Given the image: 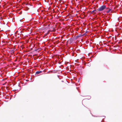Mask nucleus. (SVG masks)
I'll return each instance as SVG.
<instances>
[{"mask_svg": "<svg viewBox=\"0 0 122 122\" xmlns=\"http://www.w3.org/2000/svg\"><path fill=\"white\" fill-rule=\"evenodd\" d=\"M106 8V6L105 5H103L102 6L97 9V13L98 12L102 11Z\"/></svg>", "mask_w": 122, "mask_h": 122, "instance_id": "nucleus-1", "label": "nucleus"}, {"mask_svg": "<svg viewBox=\"0 0 122 122\" xmlns=\"http://www.w3.org/2000/svg\"><path fill=\"white\" fill-rule=\"evenodd\" d=\"M97 9H95L92 11H90V13L91 14H93L94 13L95 14H96V12H97Z\"/></svg>", "mask_w": 122, "mask_h": 122, "instance_id": "nucleus-2", "label": "nucleus"}, {"mask_svg": "<svg viewBox=\"0 0 122 122\" xmlns=\"http://www.w3.org/2000/svg\"><path fill=\"white\" fill-rule=\"evenodd\" d=\"M69 43L71 44L73 42V39H70L69 40Z\"/></svg>", "mask_w": 122, "mask_h": 122, "instance_id": "nucleus-3", "label": "nucleus"}, {"mask_svg": "<svg viewBox=\"0 0 122 122\" xmlns=\"http://www.w3.org/2000/svg\"><path fill=\"white\" fill-rule=\"evenodd\" d=\"M14 51L15 50H11L10 51V52L11 53H14Z\"/></svg>", "mask_w": 122, "mask_h": 122, "instance_id": "nucleus-4", "label": "nucleus"}, {"mask_svg": "<svg viewBox=\"0 0 122 122\" xmlns=\"http://www.w3.org/2000/svg\"><path fill=\"white\" fill-rule=\"evenodd\" d=\"M41 72V71H37L36 72V74H38Z\"/></svg>", "mask_w": 122, "mask_h": 122, "instance_id": "nucleus-5", "label": "nucleus"}, {"mask_svg": "<svg viewBox=\"0 0 122 122\" xmlns=\"http://www.w3.org/2000/svg\"><path fill=\"white\" fill-rule=\"evenodd\" d=\"M111 10V9H109V10L108 11H107V13H109V12Z\"/></svg>", "mask_w": 122, "mask_h": 122, "instance_id": "nucleus-6", "label": "nucleus"}, {"mask_svg": "<svg viewBox=\"0 0 122 122\" xmlns=\"http://www.w3.org/2000/svg\"><path fill=\"white\" fill-rule=\"evenodd\" d=\"M1 17H0V20H1Z\"/></svg>", "mask_w": 122, "mask_h": 122, "instance_id": "nucleus-7", "label": "nucleus"}]
</instances>
